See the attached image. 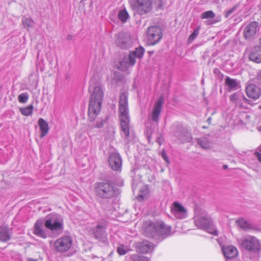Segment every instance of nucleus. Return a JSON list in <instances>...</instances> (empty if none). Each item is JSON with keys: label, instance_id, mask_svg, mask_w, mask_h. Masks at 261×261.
<instances>
[{"label": "nucleus", "instance_id": "nucleus-1", "mask_svg": "<svg viewBox=\"0 0 261 261\" xmlns=\"http://www.w3.org/2000/svg\"><path fill=\"white\" fill-rule=\"evenodd\" d=\"M89 90L93 91L89 103L88 115V119L90 122L89 125L91 129L100 128L103 126L105 121L99 118L97 119L96 122L94 121L100 112L103 98V92L102 88L99 86L94 87L90 85Z\"/></svg>", "mask_w": 261, "mask_h": 261}, {"label": "nucleus", "instance_id": "nucleus-2", "mask_svg": "<svg viewBox=\"0 0 261 261\" xmlns=\"http://www.w3.org/2000/svg\"><path fill=\"white\" fill-rule=\"evenodd\" d=\"M119 112L121 136L124 141L128 143L130 141L129 124L130 121L128 105V95L126 93L121 94L119 101Z\"/></svg>", "mask_w": 261, "mask_h": 261}, {"label": "nucleus", "instance_id": "nucleus-3", "mask_svg": "<svg viewBox=\"0 0 261 261\" xmlns=\"http://www.w3.org/2000/svg\"><path fill=\"white\" fill-rule=\"evenodd\" d=\"M144 234L145 236L156 240L165 238L171 234V227L163 222L146 221L144 223Z\"/></svg>", "mask_w": 261, "mask_h": 261}, {"label": "nucleus", "instance_id": "nucleus-4", "mask_svg": "<svg viewBox=\"0 0 261 261\" xmlns=\"http://www.w3.org/2000/svg\"><path fill=\"white\" fill-rule=\"evenodd\" d=\"M95 192L100 198L110 199L116 197L119 194V190L115 187L112 182L105 181L95 185Z\"/></svg>", "mask_w": 261, "mask_h": 261}, {"label": "nucleus", "instance_id": "nucleus-5", "mask_svg": "<svg viewBox=\"0 0 261 261\" xmlns=\"http://www.w3.org/2000/svg\"><path fill=\"white\" fill-rule=\"evenodd\" d=\"M144 51V48L140 46L130 51L128 55L124 56L123 59L119 62L118 69L122 71H127L130 67L135 65L136 58L140 59L143 57Z\"/></svg>", "mask_w": 261, "mask_h": 261}, {"label": "nucleus", "instance_id": "nucleus-6", "mask_svg": "<svg viewBox=\"0 0 261 261\" xmlns=\"http://www.w3.org/2000/svg\"><path fill=\"white\" fill-rule=\"evenodd\" d=\"M43 219L46 229L58 233L63 231L64 222L61 215L56 213H51L48 214Z\"/></svg>", "mask_w": 261, "mask_h": 261}, {"label": "nucleus", "instance_id": "nucleus-7", "mask_svg": "<svg viewBox=\"0 0 261 261\" xmlns=\"http://www.w3.org/2000/svg\"><path fill=\"white\" fill-rule=\"evenodd\" d=\"M194 222L197 227L204 229L214 236H218V232L215 228L213 222L211 218L207 215L204 214L201 216H195Z\"/></svg>", "mask_w": 261, "mask_h": 261}, {"label": "nucleus", "instance_id": "nucleus-8", "mask_svg": "<svg viewBox=\"0 0 261 261\" xmlns=\"http://www.w3.org/2000/svg\"><path fill=\"white\" fill-rule=\"evenodd\" d=\"M242 248L250 252L256 253L260 249L259 241L255 237L246 236L240 241Z\"/></svg>", "mask_w": 261, "mask_h": 261}, {"label": "nucleus", "instance_id": "nucleus-9", "mask_svg": "<svg viewBox=\"0 0 261 261\" xmlns=\"http://www.w3.org/2000/svg\"><path fill=\"white\" fill-rule=\"evenodd\" d=\"M132 7L136 14L146 16L152 9V0H135Z\"/></svg>", "mask_w": 261, "mask_h": 261}, {"label": "nucleus", "instance_id": "nucleus-10", "mask_svg": "<svg viewBox=\"0 0 261 261\" xmlns=\"http://www.w3.org/2000/svg\"><path fill=\"white\" fill-rule=\"evenodd\" d=\"M163 36L161 28L156 25L149 27L147 31V43L154 45L159 42Z\"/></svg>", "mask_w": 261, "mask_h": 261}, {"label": "nucleus", "instance_id": "nucleus-11", "mask_svg": "<svg viewBox=\"0 0 261 261\" xmlns=\"http://www.w3.org/2000/svg\"><path fill=\"white\" fill-rule=\"evenodd\" d=\"M72 241L69 236H65L56 240L54 244L55 249L59 252L67 251L71 247Z\"/></svg>", "mask_w": 261, "mask_h": 261}, {"label": "nucleus", "instance_id": "nucleus-12", "mask_svg": "<svg viewBox=\"0 0 261 261\" xmlns=\"http://www.w3.org/2000/svg\"><path fill=\"white\" fill-rule=\"evenodd\" d=\"M106 229V224H97L94 227L92 228L93 237L102 243L107 242L108 238Z\"/></svg>", "mask_w": 261, "mask_h": 261}, {"label": "nucleus", "instance_id": "nucleus-13", "mask_svg": "<svg viewBox=\"0 0 261 261\" xmlns=\"http://www.w3.org/2000/svg\"><path fill=\"white\" fill-rule=\"evenodd\" d=\"M45 221L43 219H38L35 222L33 228V233L42 239H46L49 233L45 229Z\"/></svg>", "mask_w": 261, "mask_h": 261}, {"label": "nucleus", "instance_id": "nucleus-14", "mask_svg": "<svg viewBox=\"0 0 261 261\" xmlns=\"http://www.w3.org/2000/svg\"><path fill=\"white\" fill-rule=\"evenodd\" d=\"M259 30L258 23L253 21L248 23L244 30L243 35L246 39L250 40L253 38Z\"/></svg>", "mask_w": 261, "mask_h": 261}, {"label": "nucleus", "instance_id": "nucleus-15", "mask_svg": "<svg viewBox=\"0 0 261 261\" xmlns=\"http://www.w3.org/2000/svg\"><path fill=\"white\" fill-rule=\"evenodd\" d=\"M108 162L113 170L116 171L121 170L122 161L121 155L118 152L111 153L109 156Z\"/></svg>", "mask_w": 261, "mask_h": 261}, {"label": "nucleus", "instance_id": "nucleus-16", "mask_svg": "<svg viewBox=\"0 0 261 261\" xmlns=\"http://www.w3.org/2000/svg\"><path fill=\"white\" fill-rule=\"evenodd\" d=\"M165 99L164 96H161L154 103L153 111L151 115V119L155 122L159 121V117L160 115Z\"/></svg>", "mask_w": 261, "mask_h": 261}, {"label": "nucleus", "instance_id": "nucleus-17", "mask_svg": "<svg viewBox=\"0 0 261 261\" xmlns=\"http://www.w3.org/2000/svg\"><path fill=\"white\" fill-rule=\"evenodd\" d=\"M246 93L248 97L256 100L261 96V89L254 84H248L246 87Z\"/></svg>", "mask_w": 261, "mask_h": 261}, {"label": "nucleus", "instance_id": "nucleus-18", "mask_svg": "<svg viewBox=\"0 0 261 261\" xmlns=\"http://www.w3.org/2000/svg\"><path fill=\"white\" fill-rule=\"evenodd\" d=\"M171 213L178 219H184L187 217V211L180 203L174 202L171 207Z\"/></svg>", "mask_w": 261, "mask_h": 261}, {"label": "nucleus", "instance_id": "nucleus-19", "mask_svg": "<svg viewBox=\"0 0 261 261\" xmlns=\"http://www.w3.org/2000/svg\"><path fill=\"white\" fill-rule=\"evenodd\" d=\"M248 54L250 61L255 63H261V47L254 46L248 50Z\"/></svg>", "mask_w": 261, "mask_h": 261}, {"label": "nucleus", "instance_id": "nucleus-20", "mask_svg": "<svg viewBox=\"0 0 261 261\" xmlns=\"http://www.w3.org/2000/svg\"><path fill=\"white\" fill-rule=\"evenodd\" d=\"M137 251L142 254L147 253L153 249V245L147 241L137 243Z\"/></svg>", "mask_w": 261, "mask_h": 261}, {"label": "nucleus", "instance_id": "nucleus-21", "mask_svg": "<svg viewBox=\"0 0 261 261\" xmlns=\"http://www.w3.org/2000/svg\"><path fill=\"white\" fill-rule=\"evenodd\" d=\"M223 254L226 258H231L238 254L237 248L232 245L224 246L222 248Z\"/></svg>", "mask_w": 261, "mask_h": 261}, {"label": "nucleus", "instance_id": "nucleus-22", "mask_svg": "<svg viewBox=\"0 0 261 261\" xmlns=\"http://www.w3.org/2000/svg\"><path fill=\"white\" fill-rule=\"evenodd\" d=\"M175 136L182 142H190L192 138L191 134L182 128H181L179 132H176Z\"/></svg>", "mask_w": 261, "mask_h": 261}, {"label": "nucleus", "instance_id": "nucleus-23", "mask_svg": "<svg viewBox=\"0 0 261 261\" xmlns=\"http://www.w3.org/2000/svg\"><path fill=\"white\" fill-rule=\"evenodd\" d=\"M11 235L9 227L7 226H0V242H7L11 239Z\"/></svg>", "mask_w": 261, "mask_h": 261}, {"label": "nucleus", "instance_id": "nucleus-24", "mask_svg": "<svg viewBox=\"0 0 261 261\" xmlns=\"http://www.w3.org/2000/svg\"><path fill=\"white\" fill-rule=\"evenodd\" d=\"M38 125L40 130V137L43 138L48 133V124L43 118H40L38 120Z\"/></svg>", "mask_w": 261, "mask_h": 261}, {"label": "nucleus", "instance_id": "nucleus-25", "mask_svg": "<svg viewBox=\"0 0 261 261\" xmlns=\"http://www.w3.org/2000/svg\"><path fill=\"white\" fill-rule=\"evenodd\" d=\"M115 43L121 48H125L127 46V39L124 37L122 33H118L115 35Z\"/></svg>", "mask_w": 261, "mask_h": 261}, {"label": "nucleus", "instance_id": "nucleus-26", "mask_svg": "<svg viewBox=\"0 0 261 261\" xmlns=\"http://www.w3.org/2000/svg\"><path fill=\"white\" fill-rule=\"evenodd\" d=\"M237 222L240 227L245 230L253 229L254 228V225L250 221L245 219H240Z\"/></svg>", "mask_w": 261, "mask_h": 261}, {"label": "nucleus", "instance_id": "nucleus-27", "mask_svg": "<svg viewBox=\"0 0 261 261\" xmlns=\"http://www.w3.org/2000/svg\"><path fill=\"white\" fill-rule=\"evenodd\" d=\"M225 84L230 90H236L239 87V83L237 80L232 79L229 77H227L226 78Z\"/></svg>", "mask_w": 261, "mask_h": 261}, {"label": "nucleus", "instance_id": "nucleus-28", "mask_svg": "<svg viewBox=\"0 0 261 261\" xmlns=\"http://www.w3.org/2000/svg\"><path fill=\"white\" fill-rule=\"evenodd\" d=\"M119 19L123 23L127 22V19L129 17V14L125 9L120 10L118 14Z\"/></svg>", "mask_w": 261, "mask_h": 261}, {"label": "nucleus", "instance_id": "nucleus-29", "mask_svg": "<svg viewBox=\"0 0 261 261\" xmlns=\"http://www.w3.org/2000/svg\"><path fill=\"white\" fill-rule=\"evenodd\" d=\"M33 109V105H31L24 108H20L19 112L22 115L28 116L32 114Z\"/></svg>", "mask_w": 261, "mask_h": 261}, {"label": "nucleus", "instance_id": "nucleus-30", "mask_svg": "<svg viewBox=\"0 0 261 261\" xmlns=\"http://www.w3.org/2000/svg\"><path fill=\"white\" fill-rule=\"evenodd\" d=\"M240 98H243L244 100H247L244 94L239 92H236L231 95L230 96L229 99L232 102L237 103L238 100Z\"/></svg>", "mask_w": 261, "mask_h": 261}, {"label": "nucleus", "instance_id": "nucleus-31", "mask_svg": "<svg viewBox=\"0 0 261 261\" xmlns=\"http://www.w3.org/2000/svg\"><path fill=\"white\" fill-rule=\"evenodd\" d=\"M198 144L204 149L210 148V143L206 138H201L198 139Z\"/></svg>", "mask_w": 261, "mask_h": 261}, {"label": "nucleus", "instance_id": "nucleus-32", "mask_svg": "<svg viewBox=\"0 0 261 261\" xmlns=\"http://www.w3.org/2000/svg\"><path fill=\"white\" fill-rule=\"evenodd\" d=\"M22 22L25 28L32 27L34 24V20L30 17H23Z\"/></svg>", "mask_w": 261, "mask_h": 261}, {"label": "nucleus", "instance_id": "nucleus-33", "mask_svg": "<svg viewBox=\"0 0 261 261\" xmlns=\"http://www.w3.org/2000/svg\"><path fill=\"white\" fill-rule=\"evenodd\" d=\"M29 98V94L27 92H23L18 96V100L20 103H25L28 102Z\"/></svg>", "mask_w": 261, "mask_h": 261}, {"label": "nucleus", "instance_id": "nucleus-34", "mask_svg": "<svg viewBox=\"0 0 261 261\" xmlns=\"http://www.w3.org/2000/svg\"><path fill=\"white\" fill-rule=\"evenodd\" d=\"M240 6V3L236 4L234 6H233L231 8L226 10L224 11V16L226 18L229 17L231 14H232L234 12L236 11L238 8Z\"/></svg>", "mask_w": 261, "mask_h": 261}, {"label": "nucleus", "instance_id": "nucleus-35", "mask_svg": "<svg viewBox=\"0 0 261 261\" xmlns=\"http://www.w3.org/2000/svg\"><path fill=\"white\" fill-rule=\"evenodd\" d=\"M131 261H150L149 258L138 254H133L130 256Z\"/></svg>", "mask_w": 261, "mask_h": 261}, {"label": "nucleus", "instance_id": "nucleus-36", "mask_svg": "<svg viewBox=\"0 0 261 261\" xmlns=\"http://www.w3.org/2000/svg\"><path fill=\"white\" fill-rule=\"evenodd\" d=\"M215 17V14L213 11L209 10L203 12L201 14V17L202 19L213 18Z\"/></svg>", "mask_w": 261, "mask_h": 261}, {"label": "nucleus", "instance_id": "nucleus-37", "mask_svg": "<svg viewBox=\"0 0 261 261\" xmlns=\"http://www.w3.org/2000/svg\"><path fill=\"white\" fill-rule=\"evenodd\" d=\"M128 251L127 247L124 245H119L117 248V252L120 255L125 254Z\"/></svg>", "mask_w": 261, "mask_h": 261}, {"label": "nucleus", "instance_id": "nucleus-38", "mask_svg": "<svg viewBox=\"0 0 261 261\" xmlns=\"http://www.w3.org/2000/svg\"><path fill=\"white\" fill-rule=\"evenodd\" d=\"M200 30V26H198L193 31V32L190 35L188 40L191 42L198 35L199 31Z\"/></svg>", "mask_w": 261, "mask_h": 261}, {"label": "nucleus", "instance_id": "nucleus-39", "mask_svg": "<svg viewBox=\"0 0 261 261\" xmlns=\"http://www.w3.org/2000/svg\"><path fill=\"white\" fill-rule=\"evenodd\" d=\"M257 151L254 152L255 156L258 159V160L261 162V145L257 148Z\"/></svg>", "mask_w": 261, "mask_h": 261}, {"label": "nucleus", "instance_id": "nucleus-40", "mask_svg": "<svg viewBox=\"0 0 261 261\" xmlns=\"http://www.w3.org/2000/svg\"><path fill=\"white\" fill-rule=\"evenodd\" d=\"M164 141V138L161 135H160L156 139V142H158L160 145L163 143Z\"/></svg>", "mask_w": 261, "mask_h": 261}, {"label": "nucleus", "instance_id": "nucleus-41", "mask_svg": "<svg viewBox=\"0 0 261 261\" xmlns=\"http://www.w3.org/2000/svg\"><path fill=\"white\" fill-rule=\"evenodd\" d=\"M257 80L258 81L259 83L261 84V70L258 73Z\"/></svg>", "mask_w": 261, "mask_h": 261}, {"label": "nucleus", "instance_id": "nucleus-42", "mask_svg": "<svg viewBox=\"0 0 261 261\" xmlns=\"http://www.w3.org/2000/svg\"><path fill=\"white\" fill-rule=\"evenodd\" d=\"M162 158H163L164 160H165V161H167V155H166V154H165V152H163V153H162Z\"/></svg>", "mask_w": 261, "mask_h": 261}, {"label": "nucleus", "instance_id": "nucleus-43", "mask_svg": "<svg viewBox=\"0 0 261 261\" xmlns=\"http://www.w3.org/2000/svg\"><path fill=\"white\" fill-rule=\"evenodd\" d=\"M211 121H212V118L211 117H208V119H207V122L210 124L211 123Z\"/></svg>", "mask_w": 261, "mask_h": 261}, {"label": "nucleus", "instance_id": "nucleus-44", "mask_svg": "<svg viewBox=\"0 0 261 261\" xmlns=\"http://www.w3.org/2000/svg\"><path fill=\"white\" fill-rule=\"evenodd\" d=\"M72 38V36L71 35H68L67 39V40H71Z\"/></svg>", "mask_w": 261, "mask_h": 261}, {"label": "nucleus", "instance_id": "nucleus-45", "mask_svg": "<svg viewBox=\"0 0 261 261\" xmlns=\"http://www.w3.org/2000/svg\"><path fill=\"white\" fill-rule=\"evenodd\" d=\"M28 261H37V259H33V258H29L28 259Z\"/></svg>", "mask_w": 261, "mask_h": 261}, {"label": "nucleus", "instance_id": "nucleus-46", "mask_svg": "<svg viewBox=\"0 0 261 261\" xmlns=\"http://www.w3.org/2000/svg\"><path fill=\"white\" fill-rule=\"evenodd\" d=\"M257 129L259 132H261V125L258 127Z\"/></svg>", "mask_w": 261, "mask_h": 261}, {"label": "nucleus", "instance_id": "nucleus-47", "mask_svg": "<svg viewBox=\"0 0 261 261\" xmlns=\"http://www.w3.org/2000/svg\"><path fill=\"white\" fill-rule=\"evenodd\" d=\"M223 168L224 169H227V168H228V166H227V165H224L223 166Z\"/></svg>", "mask_w": 261, "mask_h": 261}, {"label": "nucleus", "instance_id": "nucleus-48", "mask_svg": "<svg viewBox=\"0 0 261 261\" xmlns=\"http://www.w3.org/2000/svg\"><path fill=\"white\" fill-rule=\"evenodd\" d=\"M259 45H260L259 46L261 47V38L259 40Z\"/></svg>", "mask_w": 261, "mask_h": 261}, {"label": "nucleus", "instance_id": "nucleus-49", "mask_svg": "<svg viewBox=\"0 0 261 261\" xmlns=\"http://www.w3.org/2000/svg\"><path fill=\"white\" fill-rule=\"evenodd\" d=\"M214 3H217L218 2V0H213Z\"/></svg>", "mask_w": 261, "mask_h": 261}, {"label": "nucleus", "instance_id": "nucleus-50", "mask_svg": "<svg viewBox=\"0 0 261 261\" xmlns=\"http://www.w3.org/2000/svg\"><path fill=\"white\" fill-rule=\"evenodd\" d=\"M258 7H259V9L261 10V0H260V4H259Z\"/></svg>", "mask_w": 261, "mask_h": 261}, {"label": "nucleus", "instance_id": "nucleus-51", "mask_svg": "<svg viewBox=\"0 0 261 261\" xmlns=\"http://www.w3.org/2000/svg\"><path fill=\"white\" fill-rule=\"evenodd\" d=\"M217 71H219V70H218L217 69H215V72H217Z\"/></svg>", "mask_w": 261, "mask_h": 261}, {"label": "nucleus", "instance_id": "nucleus-52", "mask_svg": "<svg viewBox=\"0 0 261 261\" xmlns=\"http://www.w3.org/2000/svg\"><path fill=\"white\" fill-rule=\"evenodd\" d=\"M148 140L149 142L150 141V137H148Z\"/></svg>", "mask_w": 261, "mask_h": 261}, {"label": "nucleus", "instance_id": "nucleus-53", "mask_svg": "<svg viewBox=\"0 0 261 261\" xmlns=\"http://www.w3.org/2000/svg\"><path fill=\"white\" fill-rule=\"evenodd\" d=\"M202 128H207V127H206V126H202Z\"/></svg>", "mask_w": 261, "mask_h": 261}, {"label": "nucleus", "instance_id": "nucleus-54", "mask_svg": "<svg viewBox=\"0 0 261 261\" xmlns=\"http://www.w3.org/2000/svg\"><path fill=\"white\" fill-rule=\"evenodd\" d=\"M259 109H261V106H259Z\"/></svg>", "mask_w": 261, "mask_h": 261}]
</instances>
